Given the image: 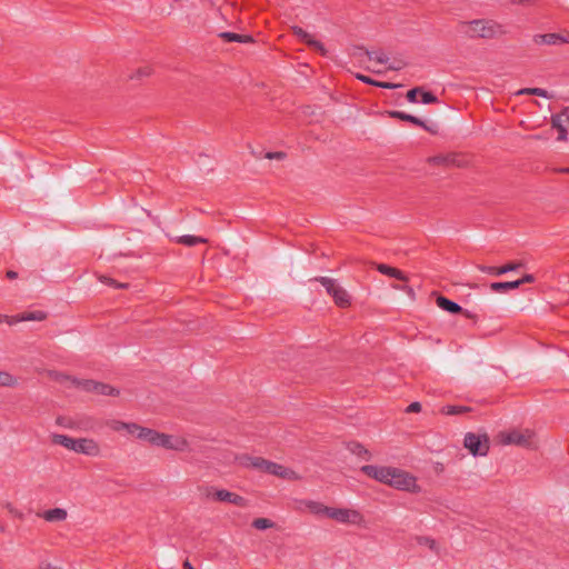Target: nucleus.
<instances>
[{
	"instance_id": "obj_1",
	"label": "nucleus",
	"mask_w": 569,
	"mask_h": 569,
	"mask_svg": "<svg viewBox=\"0 0 569 569\" xmlns=\"http://www.w3.org/2000/svg\"><path fill=\"white\" fill-rule=\"evenodd\" d=\"M460 31L471 39H495L506 33L501 24L489 19H477L460 23Z\"/></svg>"
},
{
	"instance_id": "obj_2",
	"label": "nucleus",
	"mask_w": 569,
	"mask_h": 569,
	"mask_svg": "<svg viewBox=\"0 0 569 569\" xmlns=\"http://www.w3.org/2000/svg\"><path fill=\"white\" fill-rule=\"evenodd\" d=\"M147 435L149 436L147 442L156 447L179 452L186 451L189 448V441L181 436L168 435L153 429Z\"/></svg>"
},
{
	"instance_id": "obj_3",
	"label": "nucleus",
	"mask_w": 569,
	"mask_h": 569,
	"mask_svg": "<svg viewBox=\"0 0 569 569\" xmlns=\"http://www.w3.org/2000/svg\"><path fill=\"white\" fill-rule=\"evenodd\" d=\"M315 281L321 283L327 293L333 299L337 307L346 309L351 306V297L348 291L341 287L336 279L329 277H317Z\"/></svg>"
},
{
	"instance_id": "obj_4",
	"label": "nucleus",
	"mask_w": 569,
	"mask_h": 569,
	"mask_svg": "<svg viewBox=\"0 0 569 569\" xmlns=\"http://www.w3.org/2000/svg\"><path fill=\"white\" fill-rule=\"evenodd\" d=\"M54 380L63 382L64 380H70L73 385H76L78 388L82 389L87 392H93L97 395H104V396H119V390L113 388L112 386L98 382L94 380H77L71 379L68 376H64L62 373H54L53 376Z\"/></svg>"
},
{
	"instance_id": "obj_5",
	"label": "nucleus",
	"mask_w": 569,
	"mask_h": 569,
	"mask_svg": "<svg viewBox=\"0 0 569 569\" xmlns=\"http://www.w3.org/2000/svg\"><path fill=\"white\" fill-rule=\"evenodd\" d=\"M533 431L529 429H512L499 432L497 441L502 446L515 445L522 448H531L533 445Z\"/></svg>"
},
{
	"instance_id": "obj_6",
	"label": "nucleus",
	"mask_w": 569,
	"mask_h": 569,
	"mask_svg": "<svg viewBox=\"0 0 569 569\" xmlns=\"http://www.w3.org/2000/svg\"><path fill=\"white\" fill-rule=\"evenodd\" d=\"M463 447L475 457H485L490 449V440L487 433L467 432L463 439Z\"/></svg>"
},
{
	"instance_id": "obj_7",
	"label": "nucleus",
	"mask_w": 569,
	"mask_h": 569,
	"mask_svg": "<svg viewBox=\"0 0 569 569\" xmlns=\"http://www.w3.org/2000/svg\"><path fill=\"white\" fill-rule=\"evenodd\" d=\"M388 486L409 492L420 491V487L417 485V478L398 468H395V472L390 476Z\"/></svg>"
},
{
	"instance_id": "obj_8",
	"label": "nucleus",
	"mask_w": 569,
	"mask_h": 569,
	"mask_svg": "<svg viewBox=\"0 0 569 569\" xmlns=\"http://www.w3.org/2000/svg\"><path fill=\"white\" fill-rule=\"evenodd\" d=\"M328 518L345 525L360 526L363 523L365 518L362 513L356 509L349 508H332L330 507Z\"/></svg>"
},
{
	"instance_id": "obj_9",
	"label": "nucleus",
	"mask_w": 569,
	"mask_h": 569,
	"mask_svg": "<svg viewBox=\"0 0 569 569\" xmlns=\"http://www.w3.org/2000/svg\"><path fill=\"white\" fill-rule=\"evenodd\" d=\"M56 423L62 428L82 431H89L93 428L92 419L88 417L72 418L67 416H59L56 419Z\"/></svg>"
},
{
	"instance_id": "obj_10",
	"label": "nucleus",
	"mask_w": 569,
	"mask_h": 569,
	"mask_svg": "<svg viewBox=\"0 0 569 569\" xmlns=\"http://www.w3.org/2000/svg\"><path fill=\"white\" fill-rule=\"evenodd\" d=\"M360 470L367 477L372 478L381 483L388 485L390 476H392L395 472V467L366 465L362 466Z\"/></svg>"
},
{
	"instance_id": "obj_11",
	"label": "nucleus",
	"mask_w": 569,
	"mask_h": 569,
	"mask_svg": "<svg viewBox=\"0 0 569 569\" xmlns=\"http://www.w3.org/2000/svg\"><path fill=\"white\" fill-rule=\"evenodd\" d=\"M532 41L537 46H559L569 43V31H563L560 33L535 34L532 37Z\"/></svg>"
},
{
	"instance_id": "obj_12",
	"label": "nucleus",
	"mask_w": 569,
	"mask_h": 569,
	"mask_svg": "<svg viewBox=\"0 0 569 569\" xmlns=\"http://www.w3.org/2000/svg\"><path fill=\"white\" fill-rule=\"evenodd\" d=\"M74 452L90 457H98L101 455V447L98 441L92 438H78Z\"/></svg>"
},
{
	"instance_id": "obj_13",
	"label": "nucleus",
	"mask_w": 569,
	"mask_h": 569,
	"mask_svg": "<svg viewBox=\"0 0 569 569\" xmlns=\"http://www.w3.org/2000/svg\"><path fill=\"white\" fill-rule=\"evenodd\" d=\"M212 498L217 501L228 502L234 505L237 507L246 508L248 507V500L242 496H239L234 492L228 491L226 489H217L212 493Z\"/></svg>"
},
{
	"instance_id": "obj_14",
	"label": "nucleus",
	"mask_w": 569,
	"mask_h": 569,
	"mask_svg": "<svg viewBox=\"0 0 569 569\" xmlns=\"http://www.w3.org/2000/svg\"><path fill=\"white\" fill-rule=\"evenodd\" d=\"M47 318V313L41 311V310H37V311H27V312H22L20 315H17V316H4V317H1L0 316V322L2 320H6L7 323L9 325H14V323H18V322H21V321H42Z\"/></svg>"
},
{
	"instance_id": "obj_15",
	"label": "nucleus",
	"mask_w": 569,
	"mask_h": 569,
	"mask_svg": "<svg viewBox=\"0 0 569 569\" xmlns=\"http://www.w3.org/2000/svg\"><path fill=\"white\" fill-rule=\"evenodd\" d=\"M292 32L295 36H297L301 41H303L307 46H309L311 49L318 51L321 56H326L327 50L325 46L312 38L311 34H309L306 30H303L301 27H293Z\"/></svg>"
},
{
	"instance_id": "obj_16",
	"label": "nucleus",
	"mask_w": 569,
	"mask_h": 569,
	"mask_svg": "<svg viewBox=\"0 0 569 569\" xmlns=\"http://www.w3.org/2000/svg\"><path fill=\"white\" fill-rule=\"evenodd\" d=\"M269 473L289 481L301 480V476L297 473L295 470L287 468L282 465H279L277 462H272Z\"/></svg>"
},
{
	"instance_id": "obj_17",
	"label": "nucleus",
	"mask_w": 569,
	"mask_h": 569,
	"mask_svg": "<svg viewBox=\"0 0 569 569\" xmlns=\"http://www.w3.org/2000/svg\"><path fill=\"white\" fill-rule=\"evenodd\" d=\"M299 508L301 510H308L309 512L316 516L323 515L326 517H328L330 510V507H327L323 503L313 500H301Z\"/></svg>"
},
{
	"instance_id": "obj_18",
	"label": "nucleus",
	"mask_w": 569,
	"mask_h": 569,
	"mask_svg": "<svg viewBox=\"0 0 569 569\" xmlns=\"http://www.w3.org/2000/svg\"><path fill=\"white\" fill-rule=\"evenodd\" d=\"M37 516L48 522H61L67 519L68 512L63 508H53L38 512Z\"/></svg>"
},
{
	"instance_id": "obj_19",
	"label": "nucleus",
	"mask_w": 569,
	"mask_h": 569,
	"mask_svg": "<svg viewBox=\"0 0 569 569\" xmlns=\"http://www.w3.org/2000/svg\"><path fill=\"white\" fill-rule=\"evenodd\" d=\"M437 306L439 308H441L442 310H446L450 313H463L467 318H471V315L469 311H467V310L463 311L462 308L458 303L449 300L448 298H446L443 296H439L437 298Z\"/></svg>"
},
{
	"instance_id": "obj_20",
	"label": "nucleus",
	"mask_w": 569,
	"mask_h": 569,
	"mask_svg": "<svg viewBox=\"0 0 569 569\" xmlns=\"http://www.w3.org/2000/svg\"><path fill=\"white\" fill-rule=\"evenodd\" d=\"M568 120V117L563 113L555 114L551 118V124L553 128L558 130V140L565 141L567 140V130L565 128V122Z\"/></svg>"
},
{
	"instance_id": "obj_21",
	"label": "nucleus",
	"mask_w": 569,
	"mask_h": 569,
	"mask_svg": "<svg viewBox=\"0 0 569 569\" xmlns=\"http://www.w3.org/2000/svg\"><path fill=\"white\" fill-rule=\"evenodd\" d=\"M237 462L244 468L259 469L261 467L260 461L263 460L262 457L249 456V455H240L236 457Z\"/></svg>"
},
{
	"instance_id": "obj_22",
	"label": "nucleus",
	"mask_w": 569,
	"mask_h": 569,
	"mask_svg": "<svg viewBox=\"0 0 569 569\" xmlns=\"http://www.w3.org/2000/svg\"><path fill=\"white\" fill-rule=\"evenodd\" d=\"M377 270L382 273V274H386L388 277H391V278H396L398 280H401V281H408V277L399 269L395 268V267H390L388 264H385V263H379L377 266Z\"/></svg>"
},
{
	"instance_id": "obj_23",
	"label": "nucleus",
	"mask_w": 569,
	"mask_h": 569,
	"mask_svg": "<svg viewBox=\"0 0 569 569\" xmlns=\"http://www.w3.org/2000/svg\"><path fill=\"white\" fill-rule=\"evenodd\" d=\"M51 441L54 445L64 447L68 450L76 451L77 439L66 435L54 433L51 436Z\"/></svg>"
},
{
	"instance_id": "obj_24",
	"label": "nucleus",
	"mask_w": 569,
	"mask_h": 569,
	"mask_svg": "<svg viewBox=\"0 0 569 569\" xmlns=\"http://www.w3.org/2000/svg\"><path fill=\"white\" fill-rule=\"evenodd\" d=\"M150 428L141 427L134 422H128L126 431L129 435L134 436L139 440L147 441L148 440V432H150Z\"/></svg>"
},
{
	"instance_id": "obj_25",
	"label": "nucleus",
	"mask_w": 569,
	"mask_h": 569,
	"mask_svg": "<svg viewBox=\"0 0 569 569\" xmlns=\"http://www.w3.org/2000/svg\"><path fill=\"white\" fill-rule=\"evenodd\" d=\"M363 54L369 61H373L377 64H386L389 61V57L383 50H363Z\"/></svg>"
},
{
	"instance_id": "obj_26",
	"label": "nucleus",
	"mask_w": 569,
	"mask_h": 569,
	"mask_svg": "<svg viewBox=\"0 0 569 569\" xmlns=\"http://www.w3.org/2000/svg\"><path fill=\"white\" fill-rule=\"evenodd\" d=\"M356 78L358 80L362 81L363 83L376 86V87H379V88L395 89V88L399 87V84H395V83H391V82H381V81L373 80L370 77H367V76L361 74V73L356 74Z\"/></svg>"
},
{
	"instance_id": "obj_27",
	"label": "nucleus",
	"mask_w": 569,
	"mask_h": 569,
	"mask_svg": "<svg viewBox=\"0 0 569 569\" xmlns=\"http://www.w3.org/2000/svg\"><path fill=\"white\" fill-rule=\"evenodd\" d=\"M348 449L350 450L351 453L362 458L363 460L371 459V453L360 442H350Z\"/></svg>"
},
{
	"instance_id": "obj_28",
	"label": "nucleus",
	"mask_w": 569,
	"mask_h": 569,
	"mask_svg": "<svg viewBox=\"0 0 569 569\" xmlns=\"http://www.w3.org/2000/svg\"><path fill=\"white\" fill-rule=\"evenodd\" d=\"M219 37L227 42H243V43H246V42L252 41V38L250 36L238 34V33H233V32H221L219 34Z\"/></svg>"
},
{
	"instance_id": "obj_29",
	"label": "nucleus",
	"mask_w": 569,
	"mask_h": 569,
	"mask_svg": "<svg viewBox=\"0 0 569 569\" xmlns=\"http://www.w3.org/2000/svg\"><path fill=\"white\" fill-rule=\"evenodd\" d=\"M390 114L393 118H397V119H400V120H403V121H408V122L413 123L416 126L423 127V128L426 127L423 121L420 120L419 118L415 117V116H411V114H408V113H405V112H401V111H392Z\"/></svg>"
},
{
	"instance_id": "obj_30",
	"label": "nucleus",
	"mask_w": 569,
	"mask_h": 569,
	"mask_svg": "<svg viewBox=\"0 0 569 569\" xmlns=\"http://www.w3.org/2000/svg\"><path fill=\"white\" fill-rule=\"evenodd\" d=\"M520 287V282L506 281V282H493L490 288L495 292H503L507 290H513Z\"/></svg>"
},
{
	"instance_id": "obj_31",
	"label": "nucleus",
	"mask_w": 569,
	"mask_h": 569,
	"mask_svg": "<svg viewBox=\"0 0 569 569\" xmlns=\"http://www.w3.org/2000/svg\"><path fill=\"white\" fill-rule=\"evenodd\" d=\"M177 242L178 243H181L183 246H187V247H193L198 243H206L207 242V239L204 238H201V237H197V236H181L177 239Z\"/></svg>"
},
{
	"instance_id": "obj_32",
	"label": "nucleus",
	"mask_w": 569,
	"mask_h": 569,
	"mask_svg": "<svg viewBox=\"0 0 569 569\" xmlns=\"http://www.w3.org/2000/svg\"><path fill=\"white\" fill-rule=\"evenodd\" d=\"M416 541L419 546L427 547L431 551L439 553L438 543L435 539H432L430 537L419 536L416 538Z\"/></svg>"
},
{
	"instance_id": "obj_33",
	"label": "nucleus",
	"mask_w": 569,
	"mask_h": 569,
	"mask_svg": "<svg viewBox=\"0 0 569 569\" xmlns=\"http://www.w3.org/2000/svg\"><path fill=\"white\" fill-rule=\"evenodd\" d=\"M469 411L470 408L466 406H446L441 409V412L447 416L462 415Z\"/></svg>"
},
{
	"instance_id": "obj_34",
	"label": "nucleus",
	"mask_w": 569,
	"mask_h": 569,
	"mask_svg": "<svg viewBox=\"0 0 569 569\" xmlns=\"http://www.w3.org/2000/svg\"><path fill=\"white\" fill-rule=\"evenodd\" d=\"M18 379L7 371H0V387H14Z\"/></svg>"
},
{
	"instance_id": "obj_35",
	"label": "nucleus",
	"mask_w": 569,
	"mask_h": 569,
	"mask_svg": "<svg viewBox=\"0 0 569 569\" xmlns=\"http://www.w3.org/2000/svg\"><path fill=\"white\" fill-rule=\"evenodd\" d=\"M153 72V69L150 66H142L138 68L134 72L130 74V79H142L151 76Z\"/></svg>"
},
{
	"instance_id": "obj_36",
	"label": "nucleus",
	"mask_w": 569,
	"mask_h": 569,
	"mask_svg": "<svg viewBox=\"0 0 569 569\" xmlns=\"http://www.w3.org/2000/svg\"><path fill=\"white\" fill-rule=\"evenodd\" d=\"M517 94H529V96H538V97H548V92L545 89L541 88H525L520 89Z\"/></svg>"
},
{
	"instance_id": "obj_37",
	"label": "nucleus",
	"mask_w": 569,
	"mask_h": 569,
	"mask_svg": "<svg viewBox=\"0 0 569 569\" xmlns=\"http://www.w3.org/2000/svg\"><path fill=\"white\" fill-rule=\"evenodd\" d=\"M252 527L258 530H266L273 527V522L267 518H257L252 521Z\"/></svg>"
},
{
	"instance_id": "obj_38",
	"label": "nucleus",
	"mask_w": 569,
	"mask_h": 569,
	"mask_svg": "<svg viewBox=\"0 0 569 569\" xmlns=\"http://www.w3.org/2000/svg\"><path fill=\"white\" fill-rule=\"evenodd\" d=\"M479 270L491 276H500L505 273V270H501V267L479 266Z\"/></svg>"
},
{
	"instance_id": "obj_39",
	"label": "nucleus",
	"mask_w": 569,
	"mask_h": 569,
	"mask_svg": "<svg viewBox=\"0 0 569 569\" xmlns=\"http://www.w3.org/2000/svg\"><path fill=\"white\" fill-rule=\"evenodd\" d=\"M127 425H128V422H123V421H120V420H112V421H110L108 423L110 429L113 430V431H117V432H120L122 430L126 431Z\"/></svg>"
},
{
	"instance_id": "obj_40",
	"label": "nucleus",
	"mask_w": 569,
	"mask_h": 569,
	"mask_svg": "<svg viewBox=\"0 0 569 569\" xmlns=\"http://www.w3.org/2000/svg\"><path fill=\"white\" fill-rule=\"evenodd\" d=\"M420 93H421V101L423 103H436L438 101L437 97L431 92L421 90Z\"/></svg>"
},
{
	"instance_id": "obj_41",
	"label": "nucleus",
	"mask_w": 569,
	"mask_h": 569,
	"mask_svg": "<svg viewBox=\"0 0 569 569\" xmlns=\"http://www.w3.org/2000/svg\"><path fill=\"white\" fill-rule=\"evenodd\" d=\"M421 92V88L417 87L407 92V99L409 102H417V94Z\"/></svg>"
},
{
	"instance_id": "obj_42",
	"label": "nucleus",
	"mask_w": 569,
	"mask_h": 569,
	"mask_svg": "<svg viewBox=\"0 0 569 569\" xmlns=\"http://www.w3.org/2000/svg\"><path fill=\"white\" fill-rule=\"evenodd\" d=\"M272 462L273 461H270V460H267L263 458L262 461H260L261 463V467H259V471H262V472H266V473H269L270 472V469H271V466H272Z\"/></svg>"
},
{
	"instance_id": "obj_43",
	"label": "nucleus",
	"mask_w": 569,
	"mask_h": 569,
	"mask_svg": "<svg viewBox=\"0 0 569 569\" xmlns=\"http://www.w3.org/2000/svg\"><path fill=\"white\" fill-rule=\"evenodd\" d=\"M522 264L520 262H510L505 266H501V270H505V273H506L508 271L516 270V269L520 268Z\"/></svg>"
},
{
	"instance_id": "obj_44",
	"label": "nucleus",
	"mask_w": 569,
	"mask_h": 569,
	"mask_svg": "<svg viewBox=\"0 0 569 569\" xmlns=\"http://www.w3.org/2000/svg\"><path fill=\"white\" fill-rule=\"evenodd\" d=\"M421 410V405L420 402H412L408 406L407 408V412H419Z\"/></svg>"
},
{
	"instance_id": "obj_45",
	"label": "nucleus",
	"mask_w": 569,
	"mask_h": 569,
	"mask_svg": "<svg viewBox=\"0 0 569 569\" xmlns=\"http://www.w3.org/2000/svg\"><path fill=\"white\" fill-rule=\"evenodd\" d=\"M535 278L532 274H525L521 279L516 280V282H520V286L523 283H532Z\"/></svg>"
},
{
	"instance_id": "obj_46",
	"label": "nucleus",
	"mask_w": 569,
	"mask_h": 569,
	"mask_svg": "<svg viewBox=\"0 0 569 569\" xmlns=\"http://www.w3.org/2000/svg\"><path fill=\"white\" fill-rule=\"evenodd\" d=\"M406 66L402 61H395L392 64L388 67L389 70H400Z\"/></svg>"
},
{
	"instance_id": "obj_47",
	"label": "nucleus",
	"mask_w": 569,
	"mask_h": 569,
	"mask_svg": "<svg viewBox=\"0 0 569 569\" xmlns=\"http://www.w3.org/2000/svg\"><path fill=\"white\" fill-rule=\"evenodd\" d=\"M6 276H7L8 279L12 280V279H16L18 277V273L16 271H13V270H9V271H7Z\"/></svg>"
},
{
	"instance_id": "obj_48",
	"label": "nucleus",
	"mask_w": 569,
	"mask_h": 569,
	"mask_svg": "<svg viewBox=\"0 0 569 569\" xmlns=\"http://www.w3.org/2000/svg\"><path fill=\"white\" fill-rule=\"evenodd\" d=\"M183 569H194V568L192 567V565L188 560H186L183 562Z\"/></svg>"
},
{
	"instance_id": "obj_49",
	"label": "nucleus",
	"mask_w": 569,
	"mask_h": 569,
	"mask_svg": "<svg viewBox=\"0 0 569 569\" xmlns=\"http://www.w3.org/2000/svg\"><path fill=\"white\" fill-rule=\"evenodd\" d=\"M8 509H9V511H10L11 513L16 515V516H17V517H19V518H22V515H21V513L16 512V511H14V509H13V508H11L10 506L8 507Z\"/></svg>"
},
{
	"instance_id": "obj_50",
	"label": "nucleus",
	"mask_w": 569,
	"mask_h": 569,
	"mask_svg": "<svg viewBox=\"0 0 569 569\" xmlns=\"http://www.w3.org/2000/svg\"><path fill=\"white\" fill-rule=\"evenodd\" d=\"M41 569H57V568L52 567L50 563H44L41 566Z\"/></svg>"
},
{
	"instance_id": "obj_51",
	"label": "nucleus",
	"mask_w": 569,
	"mask_h": 569,
	"mask_svg": "<svg viewBox=\"0 0 569 569\" xmlns=\"http://www.w3.org/2000/svg\"><path fill=\"white\" fill-rule=\"evenodd\" d=\"M560 172L569 173V168H562L560 169Z\"/></svg>"
},
{
	"instance_id": "obj_52",
	"label": "nucleus",
	"mask_w": 569,
	"mask_h": 569,
	"mask_svg": "<svg viewBox=\"0 0 569 569\" xmlns=\"http://www.w3.org/2000/svg\"><path fill=\"white\" fill-rule=\"evenodd\" d=\"M4 526L2 525V522L0 521V532H3L4 531Z\"/></svg>"
},
{
	"instance_id": "obj_53",
	"label": "nucleus",
	"mask_w": 569,
	"mask_h": 569,
	"mask_svg": "<svg viewBox=\"0 0 569 569\" xmlns=\"http://www.w3.org/2000/svg\"><path fill=\"white\" fill-rule=\"evenodd\" d=\"M370 70H371L372 72H380V70H379V69H375V68H372V69H370Z\"/></svg>"
},
{
	"instance_id": "obj_54",
	"label": "nucleus",
	"mask_w": 569,
	"mask_h": 569,
	"mask_svg": "<svg viewBox=\"0 0 569 569\" xmlns=\"http://www.w3.org/2000/svg\"><path fill=\"white\" fill-rule=\"evenodd\" d=\"M395 289H400V287L398 286H393ZM405 288H401V290H403Z\"/></svg>"
}]
</instances>
